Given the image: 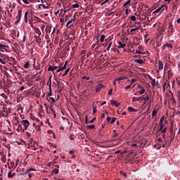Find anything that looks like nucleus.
Instances as JSON below:
<instances>
[{"label":"nucleus","mask_w":180,"mask_h":180,"mask_svg":"<svg viewBox=\"0 0 180 180\" xmlns=\"http://www.w3.org/2000/svg\"><path fill=\"white\" fill-rule=\"evenodd\" d=\"M144 92H146V89H142L139 91V94H140L141 95H143V94H144Z\"/></svg>","instance_id":"46"},{"label":"nucleus","mask_w":180,"mask_h":180,"mask_svg":"<svg viewBox=\"0 0 180 180\" xmlns=\"http://www.w3.org/2000/svg\"><path fill=\"white\" fill-rule=\"evenodd\" d=\"M53 174H58L59 171H58V169H54L53 171H52Z\"/></svg>","instance_id":"33"},{"label":"nucleus","mask_w":180,"mask_h":180,"mask_svg":"<svg viewBox=\"0 0 180 180\" xmlns=\"http://www.w3.org/2000/svg\"><path fill=\"white\" fill-rule=\"evenodd\" d=\"M93 113L94 115L96 113V107H93Z\"/></svg>","instance_id":"53"},{"label":"nucleus","mask_w":180,"mask_h":180,"mask_svg":"<svg viewBox=\"0 0 180 180\" xmlns=\"http://www.w3.org/2000/svg\"><path fill=\"white\" fill-rule=\"evenodd\" d=\"M164 119H165V117L162 116V117L160 118V123H163Z\"/></svg>","instance_id":"57"},{"label":"nucleus","mask_w":180,"mask_h":180,"mask_svg":"<svg viewBox=\"0 0 180 180\" xmlns=\"http://www.w3.org/2000/svg\"><path fill=\"white\" fill-rule=\"evenodd\" d=\"M172 30H174V25L170 22L168 26V32L172 33Z\"/></svg>","instance_id":"13"},{"label":"nucleus","mask_w":180,"mask_h":180,"mask_svg":"<svg viewBox=\"0 0 180 180\" xmlns=\"http://www.w3.org/2000/svg\"><path fill=\"white\" fill-rule=\"evenodd\" d=\"M131 20H132L133 22H136V20H137V19L136 18V16L132 15L131 17Z\"/></svg>","instance_id":"37"},{"label":"nucleus","mask_w":180,"mask_h":180,"mask_svg":"<svg viewBox=\"0 0 180 180\" xmlns=\"http://www.w3.org/2000/svg\"><path fill=\"white\" fill-rule=\"evenodd\" d=\"M13 170H11L8 174V178L9 179H12V178H13V176H15V175H16V173H13Z\"/></svg>","instance_id":"7"},{"label":"nucleus","mask_w":180,"mask_h":180,"mask_svg":"<svg viewBox=\"0 0 180 180\" xmlns=\"http://www.w3.org/2000/svg\"><path fill=\"white\" fill-rule=\"evenodd\" d=\"M111 105H112L113 106H116V108H119L120 103H117L114 100H111Z\"/></svg>","instance_id":"12"},{"label":"nucleus","mask_w":180,"mask_h":180,"mask_svg":"<svg viewBox=\"0 0 180 180\" xmlns=\"http://www.w3.org/2000/svg\"><path fill=\"white\" fill-rule=\"evenodd\" d=\"M72 8H73V9H75L77 8H79V5H78V4H73L72 5Z\"/></svg>","instance_id":"38"},{"label":"nucleus","mask_w":180,"mask_h":180,"mask_svg":"<svg viewBox=\"0 0 180 180\" xmlns=\"http://www.w3.org/2000/svg\"><path fill=\"white\" fill-rule=\"evenodd\" d=\"M27 16H30L29 11H25V15H24V20L25 23H27Z\"/></svg>","instance_id":"11"},{"label":"nucleus","mask_w":180,"mask_h":180,"mask_svg":"<svg viewBox=\"0 0 180 180\" xmlns=\"http://www.w3.org/2000/svg\"><path fill=\"white\" fill-rule=\"evenodd\" d=\"M48 101H51V102H53V103L56 102V99H54V98H53V97H50Z\"/></svg>","instance_id":"47"},{"label":"nucleus","mask_w":180,"mask_h":180,"mask_svg":"<svg viewBox=\"0 0 180 180\" xmlns=\"http://www.w3.org/2000/svg\"><path fill=\"white\" fill-rule=\"evenodd\" d=\"M74 22H75V20H69V21L67 22V24H66V27H70V25H71V23H74Z\"/></svg>","instance_id":"21"},{"label":"nucleus","mask_w":180,"mask_h":180,"mask_svg":"<svg viewBox=\"0 0 180 180\" xmlns=\"http://www.w3.org/2000/svg\"><path fill=\"white\" fill-rule=\"evenodd\" d=\"M89 123V122H88V116L86 115V117H85V124H88Z\"/></svg>","instance_id":"51"},{"label":"nucleus","mask_w":180,"mask_h":180,"mask_svg":"<svg viewBox=\"0 0 180 180\" xmlns=\"http://www.w3.org/2000/svg\"><path fill=\"white\" fill-rule=\"evenodd\" d=\"M44 8V9H47V7L44 5V4H39V8Z\"/></svg>","instance_id":"42"},{"label":"nucleus","mask_w":180,"mask_h":180,"mask_svg":"<svg viewBox=\"0 0 180 180\" xmlns=\"http://www.w3.org/2000/svg\"><path fill=\"white\" fill-rule=\"evenodd\" d=\"M50 109H51V112H52V113H54V112H56V111H54V109H53V107H50Z\"/></svg>","instance_id":"63"},{"label":"nucleus","mask_w":180,"mask_h":180,"mask_svg":"<svg viewBox=\"0 0 180 180\" xmlns=\"http://www.w3.org/2000/svg\"><path fill=\"white\" fill-rule=\"evenodd\" d=\"M137 99H138L137 97H133L132 102H136V101H137Z\"/></svg>","instance_id":"59"},{"label":"nucleus","mask_w":180,"mask_h":180,"mask_svg":"<svg viewBox=\"0 0 180 180\" xmlns=\"http://www.w3.org/2000/svg\"><path fill=\"white\" fill-rule=\"evenodd\" d=\"M136 81H137V79H136V78L131 79V84H134V82H136Z\"/></svg>","instance_id":"44"},{"label":"nucleus","mask_w":180,"mask_h":180,"mask_svg":"<svg viewBox=\"0 0 180 180\" xmlns=\"http://www.w3.org/2000/svg\"><path fill=\"white\" fill-rule=\"evenodd\" d=\"M131 2V0H128L124 4V6H127V5H130V3Z\"/></svg>","instance_id":"29"},{"label":"nucleus","mask_w":180,"mask_h":180,"mask_svg":"<svg viewBox=\"0 0 180 180\" xmlns=\"http://www.w3.org/2000/svg\"><path fill=\"white\" fill-rule=\"evenodd\" d=\"M108 2H109V0H105L104 2H103V3L101 4V6H103V5H105V4H108Z\"/></svg>","instance_id":"56"},{"label":"nucleus","mask_w":180,"mask_h":180,"mask_svg":"<svg viewBox=\"0 0 180 180\" xmlns=\"http://www.w3.org/2000/svg\"><path fill=\"white\" fill-rule=\"evenodd\" d=\"M58 68V66H51V65H49V68H48V71L54 72V71H56V70H57Z\"/></svg>","instance_id":"10"},{"label":"nucleus","mask_w":180,"mask_h":180,"mask_svg":"<svg viewBox=\"0 0 180 180\" xmlns=\"http://www.w3.org/2000/svg\"><path fill=\"white\" fill-rule=\"evenodd\" d=\"M59 69L57 70L56 72H60V71H64L65 70V65H63V67H59Z\"/></svg>","instance_id":"17"},{"label":"nucleus","mask_w":180,"mask_h":180,"mask_svg":"<svg viewBox=\"0 0 180 180\" xmlns=\"http://www.w3.org/2000/svg\"><path fill=\"white\" fill-rule=\"evenodd\" d=\"M28 22H29L30 25H32L33 23H37V22H36V19L33 20V18L32 17H31V19H30L28 20Z\"/></svg>","instance_id":"19"},{"label":"nucleus","mask_w":180,"mask_h":180,"mask_svg":"<svg viewBox=\"0 0 180 180\" xmlns=\"http://www.w3.org/2000/svg\"><path fill=\"white\" fill-rule=\"evenodd\" d=\"M35 37H36L37 43H41V38H40V34H38V35H35Z\"/></svg>","instance_id":"14"},{"label":"nucleus","mask_w":180,"mask_h":180,"mask_svg":"<svg viewBox=\"0 0 180 180\" xmlns=\"http://www.w3.org/2000/svg\"><path fill=\"white\" fill-rule=\"evenodd\" d=\"M23 89H25V86H22L18 90V92L20 91H23Z\"/></svg>","instance_id":"54"},{"label":"nucleus","mask_w":180,"mask_h":180,"mask_svg":"<svg viewBox=\"0 0 180 180\" xmlns=\"http://www.w3.org/2000/svg\"><path fill=\"white\" fill-rule=\"evenodd\" d=\"M110 47H112V42H110V44H108V47H107V51H109V50H110Z\"/></svg>","instance_id":"41"},{"label":"nucleus","mask_w":180,"mask_h":180,"mask_svg":"<svg viewBox=\"0 0 180 180\" xmlns=\"http://www.w3.org/2000/svg\"><path fill=\"white\" fill-rule=\"evenodd\" d=\"M49 92H52L51 91V85L49 84Z\"/></svg>","instance_id":"62"},{"label":"nucleus","mask_w":180,"mask_h":180,"mask_svg":"<svg viewBox=\"0 0 180 180\" xmlns=\"http://www.w3.org/2000/svg\"><path fill=\"white\" fill-rule=\"evenodd\" d=\"M128 110H129V112H137V110H136V108H134L133 107H129Z\"/></svg>","instance_id":"22"},{"label":"nucleus","mask_w":180,"mask_h":180,"mask_svg":"<svg viewBox=\"0 0 180 180\" xmlns=\"http://www.w3.org/2000/svg\"><path fill=\"white\" fill-rule=\"evenodd\" d=\"M47 85H51V76L49 77Z\"/></svg>","instance_id":"36"},{"label":"nucleus","mask_w":180,"mask_h":180,"mask_svg":"<svg viewBox=\"0 0 180 180\" xmlns=\"http://www.w3.org/2000/svg\"><path fill=\"white\" fill-rule=\"evenodd\" d=\"M123 79H127V77L126 76H121L117 79L118 81H123Z\"/></svg>","instance_id":"23"},{"label":"nucleus","mask_w":180,"mask_h":180,"mask_svg":"<svg viewBox=\"0 0 180 180\" xmlns=\"http://www.w3.org/2000/svg\"><path fill=\"white\" fill-rule=\"evenodd\" d=\"M113 92V89H110L109 91H108V95H112V93Z\"/></svg>","instance_id":"49"},{"label":"nucleus","mask_w":180,"mask_h":180,"mask_svg":"<svg viewBox=\"0 0 180 180\" xmlns=\"http://www.w3.org/2000/svg\"><path fill=\"white\" fill-rule=\"evenodd\" d=\"M96 120V117H94L89 122V123H94Z\"/></svg>","instance_id":"50"},{"label":"nucleus","mask_w":180,"mask_h":180,"mask_svg":"<svg viewBox=\"0 0 180 180\" xmlns=\"http://www.w3.org/2000/svg\"><path fill=\"white\" fill-rule=\"evenodd\" d=\"M151 84H152V86H155V79L152 80Z\"/></svg>","instance_id":"45"},{"label":"nucleus","mask_w":180,"mask_h":180,"mask_svg":"<svg viewBox=\"0 0 180 180\" xmlns=\"http://www.w3.org/2000/svg\"><path fill=\"white\" fill-rule=\"evenodd\" d=\"M158 64H159V70H163L164 63H162V61L159 60Z\"/></svg>","instance_id":"15"},{"label":"nucleus","mask_w":180,"mask_h":180,"mask_svg":"<svg viewBox=\"0 0 180 180\" xmlns=\"http://www.w3.org/2000/svg\"><path fill=\"white\" fill-rule=\"evenodd\" d=\"M82 79H86V81H89V79H91V77L88 76H83L82 77Z\"/></svg>","instance_id":"27"},{"label":"nucleus","mask_w":180,"mask_h":180,"mask_svg":"<svg viewBox=\"0 0 180 180\" xmlns=\"http://www.w3.org/2000/svg\"><path fill=\"white\" fill-rule=\"evenodd\" d=\"M138 28H133L130 30V33H133V32H136V30H137Z\"/></svg>","instance_id":"55"},{"label":"nucleus","mask_w":180,"mask_h":180,"mask_svg":"<svg viewBox=\"0 0 180 180\" xmlns=\"http://www.w3.org/2000/svg\"><path fill=\"white\" fill-rule=\"evenodd\" d=\"M33 175H34L33 173H32V172H29V174H28V177L30 178V179H31V178H33Z\"/></svg>","instance_id":"39"},{"label":"nucleus","mask_w":180,"mask_h":180,"mask_svg":"<svg viewBox=\"0 0 180 180\" xmlns=\"http://www.w3.org/2000/svg\"><path fill=\"white\" fill-rule=\"evenodd\" d=\"M68 72H70V68L66 69L64 74L63 75V77H65L67 75V74H68Z\"/></svg>","instance_id":"26"},{"label":"nucleus","mask_w":180,"mask_h":180,"mask_svg":"<svg viewBox=\"0 0 180 180\" xmlns=\"http://www.w3.org/2000/svg\"><path fill=\"white\" fill-rule=\"evenodd\" d=\"M22 2H24V4H25V5H29V0H22Z\"/></svg>","instance_id":"48"},{"label":"nucleus","mask_w":180,"mask_h":180,"mask_svg":"<svg viewBox=\"0 0 180 180\" xmlns=\"http://www.w3.org/2000/svg\"><path fill=\"white\" fill-rule=\"evenodd\" d=\"M166 46H167V47H169L170 49H172V44H166L163 45V46H162L163 50H165Z\"/></svg>","instance_id":"18"},{"label":"nucleus","mask_w":180,"mask_h":180,"mask_svg":"<svg viewBox=\"0 0 180 180\" xmlns=\"http://www.w3.org/2000/svg\"><path fill=\"white\" fill-rule=\"evenodd\" d=\"M161 133H163L164 134H165L167 133V127H165V129H162Z\"/></svg>","instance_id":"43"},{"label":"nucleus","mask_w":180,"mask_h":180,"mask_svg":"<svg viewBox=\"0 0 180 180\" xmlns=\"http://www.w3.org/2000/svg\"><path fill=\"white\" fill-rule=\"evenodd\" d=\"M134 63H137L138 64H144V61H143L141 59H135Z\"/></svg>","instance_id":"16"},{"label":"nucleus","mask_w":180,"mask_h":180,"mask_svg":"<svg viewBox=\"0 0 180 180\" xmlns=\"http://www.w3.org/2000/svg\"><path fill=\"white\" fill-rule=\"evenodd\" d=\"M130 88H131V84L127 86L125 89H130Z\"/></svg>","instance_id":"58"},{"label":"nucleus","mask_w":180,"mask_h":180,"mask_svg":"<svg viewBox=\"0 0 180 180\" xmlns=\"http://www.w3.org/2000/svg\"><path fill=\"white\" fill-rule=\"evenodd\" d=\"M105 35H101V43H103V41H105Z\"/></svg>","instance_id":"34"},{"label":"nucleus","mask_w":180,"mask_h":180,"mask_svg":"<svg viewBox=\"0 0 180 180\" xmlns=\"http://www.w3.org/2000/svg\"><path fill=\"white\" fill-rule=\"evenodd\" d=\"M35 22H39V23H41V18H39V17H35Z\"/></svg>","instance_id":"31"},{"label":"nucleus","mask_w":180,"mask_h":180,"mask_svg":"<svg viewBox=\"0 0 180 180\" xmlns=\"http://www.w3.org/2000/svg\"><path fill=\"white\" fill-rule=\"evenodd\" d=\"M22 18V10H18V15L15 17L16 21H15V25H18L19 22H20V19Z\"/></svg>","instance_id":"3"},{"label":"nucleus","mask_w":180,"mask_h":180,"mask_svg":"<svg viewBox=\"0 0 180 180\" xmlns=\"http://www.w3.org/2000/svg\"><path fill=\"white\" fill-rule=\"evenodd\" d=\"M15 167V162H11V166H8V168L11 169V168H13Z\"/></svg>","instance_id":"32"},{"label":"nucleus","mask_w":180,"mask_h":180,"mask_svg":"<svg viewBox=\"0 0 180 180\" xmlns=\"http://www.w3.org/2000/svg\"><path fill=\"white\" fill-rule=\"evenodd\" d=\"M166 9V11L168 10V6H165V5H162L161 7H160L159 8L156 9L153 13H162V12H164V11Z\"/></svg>","instance_id":"2"},{"label":"nucleus","mask_w":180,"mask_h":180,"mask_svg":"<svg viewBox=\"0 0 180 180\" xmlns=\"http://www.w3.org/2000/svg\"><path fill=\"white\" fill-rule=\"evenodd\" d=\"M22 126L25 127V130H27V127L30 126V122L27 120H24L21 122Z\"/></svg>","instance_id":"4"},{"label":"nucleus","mask_w":180,"mask_h":180,"mask_svg":"<svg viewBox=\"0 0 180 180\" xmlns=\"http://www.w3.org/2000/svg\"><path fill=\"white\" fill-rule=\"evenodd\" d=\"M165 86H167V83H164L163 85H162V88L165 91Z\"/></svg>","instance_id":"61"},{"label":"nucleus","mask_w":180,"mask_h":180,"mask_svg":"<svg viewBox=\"0 0 180 180\" xmlns=\"http://www.w3.org/2000/svg\"><path fill=\"white\" fill-rule=\"evenodd\" d=\"M112 133H114V138L117 137V136H119V134L116 133V130L115 129L112 130Z\"/></svg>","instance_id":"30"},{"label":"nucleus","mask_w":180,"mask_h":180,"mask_svg":"<svg viewBox=\"0 0 180 180\" xmlns=\"http://www.w3.org/2000/svg\"><path fill=\"white\" fill-rule=\"evenodd\" d=\"M172 77V73H171V71L168 72V78H171Z\"/></svg>","instance_id":"52"},{"label":"nucleus","mask_w":180,"mask_h":180,"mask_svg":"<svg viewBox=\"0 0 180 180\" xmlns=\"http://www.w3.org/2000/svg\"><path fill=\"white\" fill-rule=\"evenodd\" d=\"M118 44H119V46H117L118 49H124V47H126V43L124 42L122 43V41H119Z\"/></svg>","instance_id":"9"},{"label":"nucleus","mask_w":180,"mask_h":180,"mask_svg":"<svg viewBox=\"0 0 180 180\" xmlns=\"http://www.w3.org/2000/svg\"><path fill=\"white\" fill-rule=\"evenodd\" d=\"M32 171H36V169H34L33 167H30L27 169L25 173H22L20 175H27V174L32 172Z\"/></svg>","instance_id":"6"},{"label":"nucleus","mask_w":180,"mask_h":180,"mask_svg":"<svg viewBox=\"0 0 180 180\" xmlns=\"http://www.w3.org/2000/svg\"><path fill=\"white\" fill-rule=\"evenodd\" d=\"M158 110H153V112H152V116L153 117H154V116H155V115H157L158 113Z\"/></svg>","instance_id":"28"},{"label":"nucleus","mask_w":180,"mask_h":180,"mask_svg":"<svg viewBox=\"0 0 180 180\" xmlns=\"http://www.w3.org/2000/svg\"><path fill=\"white\" fill-rule=\"evenodd\" d=\"M7 47V46L0 44V51L4 53L6 51Z\"/></svg>","instance_id":"8"},{"label":"nucleus","mask_w":180,"mask_h":180,"mask_svg":"<svg viewBox=\"0 0 180 180\" xmlns=\"http://www.w3.org/2000/svg\"><path fill=\"white\" fill-rule=\"evenodd\" d=\"M115 122H116V117H112V120L110 122V124H113V123H115Z\"/></svg>","instance_id":"40"},{"label":"nucleus","mask_w":180,"mask_h":180,"mask_svg":"<svg viewBox=\"0 0 180 180\" xmlns=\"http://www.w3.org/2000/svg\"><path fill=\"white\" fill-rule=\"evenodd\" d=\"M102 88H105V86H103V84H102V83H99L96 86V92H97V93L101 92V89H102Z\"/></svg>","instance_id":"5"},{"label":"nucleus","mask_w":180,"mask_h":180,"mask_svg":"<svg viewBox=\"0 0 180 180\" xmlns=\"http://www.w3.org/2000/svg\"><path fill=\"white\" fill-rule=\"evenodd\" d=\"M120 174H121V175H122L123 176H124V178H127V174H126V172H123V171H120Z\"/></svg>","instance_id":"25"},{"label":"nucleus","mask_w":180,"mask_h":180,"mask_svg":"<svg viewBox=\"0 0 180 180\" xmlns=\"http://www.w3.org/2000/svg\"><path fill=\"white\" fill-rule=\"evenodd\" d=\"M138 102H141L144 101L143 105H146L148 101H150V97H148V94H146L145 95L138 97V99H136Z\"/></svg>","instance_id":"1"},{"label":"nucleus","mask_w":180,"mask_h":180,"mask_svg":"<svg viewBox=\"0 0 180 180\" xmlns=\"http://www.w3.org/2000/svg\"><path fill=\"white\" fill-rule=\"evenodd\" d=\"M86 53V51H85V50H82L81 51V54H85Z\"/></svg>","instance_id":"64"},{"label":"nucleus","mask_w":180,"mask_h":180,"mask_svg":"<svg viewBox=\"0 0 180 180\" xmlns=\"http://www.w3.org/2000/svg\"><path fill=\"white\" fill-rule=\"evenodd\" d=\"M162 123L163 122H160V129H158V131H161L162 129H164V125Z\"/></svg>","instance_id":"24"},{"label":"nucleus","mask_w":180,"mask_h":180,"mask_svg":"<svg viewBox=\"0 0 180 180\" xmlns=\"http://www.w3.org/2000/svg\"><path fill=\"white\" fill-rule=\"evenodd\" d=\"M24 68H29V62H26L23 65Z\"/></svg>","instance_id":"35"},{"label":"nucleus","mask_w":180,"mask_h":180,"mask_svg":"<svg viewBox=\"0 0 180 180\" xmlns=\"http://www.w3.org/2000/svg\"><path fill=\"white\" fill-rule=\"evenodd\" d=\"M86 128H87V130H94V129H95V125L94 124L88 125Z\"/></svg>","instance_id":"20"},{"label":"nucleus","mask_w":180,"mask_h":180,"mask_svg":"<svg viewBox=\"0 0 180 180\" xmlns=\"http://www.w3.org/2000/svg\"><path fill=\"white\" fill-rule=\"evenodd\" d=\"M162 148H167V142H165V143L162 144Z\"/></svg>","instance_id":"60"}]
</instances>
